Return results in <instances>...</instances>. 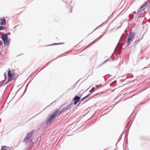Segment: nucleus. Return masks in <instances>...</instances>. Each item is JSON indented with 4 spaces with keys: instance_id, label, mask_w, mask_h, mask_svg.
<instances>
[{
    "instance_id": "1",
    "label": "nucleus",
    "mask_w": 150,
    "mask_h": 150,
    "mask_svg": "<svg viewBox=\"0 0 150 150\" xmlns=\"http://www.w3.org/2000/svg\"><path fill=\"white\" fill-rule=\"evenodd\" d=\"M60 110L59 108L55 109L53 113L47 117L46 121L47 125H49L54 120L59 113H60Z\"/></svg>"
},
{
    "instance_id": "2",
    "label": "nucleus",
    "mask_w": 150,
    "mask_h": 150,
    "mask_svg": "<svg viewBox=\"0 0 150 150\" xmlns=\"http://www.w3.org/2000/svg\"><path fill=\"white\" fill-rule=\"evenodd\" d=\"M35 132V130H33L31 132H28L27 136L24 139L23 141V142H24L26 144H28V141L33 138V134Z\"/></svg>"
},
{
    "instance_id": "3",
    "label": "nucleus",
    "mask_w": 150,
    "mask_h": 150,
    "mask_svg": "<svg viewBox=\"0 0 150 150\" xmlns=\"http://www.w3.org/2000/svg\"><path fill=\"white\" fill-rule=\"evenodd\" d=\"M1 39L3 41V43L6 46L9 45V41L8 40V37L7 34H4L1 36Z\"/></svg>"
},
{
    "instance_id": "4",
    "label": "nucleus",
    "mask_w": 150,
    "mask_h": 150,
    "mask_svg": "<svg viewBox=\"0 0 150 150\" xmlns=\"http://www.w3.org/2000/svg\"><path fill=\"white\" fill-rule=\"evenodd\" d=\"M72 104V103H71L70 104L68 105L66 107H64L60 111L59 115H60L62 112H65V110H67L68 109H71V106Z\"/></svg>"
},
{
    "instance_id": "5",
    "label": "nucleus",
    "mask_w": 150,
    "mask_h": 150,
    "mask_svg": "<svg viewBox=\"0 0 150 150\" xmlns=\"http://www.w3.org/2000/svg\"><path fill=\"white\" fill-rule=\"evenodd\" d=\"M80 97L78 96L77 95L75 96L73 99L74 100V103L75 105H76L78 102H79V99Z\"/></svg>"
},
{
    "instance_id": "6",
    "label": "nucleus",
    "mask_w": 150,
    "mask_h": 150,
    "mask_svg": "<svg viewBox=\"0 0 150 150\" xmlns=\"http://www.w3.org/2000/svg\"><path fill=\"white\" fill-rule=\"evenodd\" d=\"M0 25L3 26V25H5L6 24V21L4 17L3 18H0Z\"/></svg>"
},
{
    "instance_id": "7",
    "label": "nucleus",
    "mask_w": 150,
    "mask_h": 150,
    "mask_svg": "<svg viewBox=\"0 0 150 150\" xmlns=\"http://www.w3.org/2000/svg\"><path fill=\"white\" fill-rule=\"evenodd\" d=\"M104 34H102L100 35L98 38L97 39L93 41L90 44H89L88 46L86 47V48L89 47L91 46L92 45L95 43L97 40H99L100 38H101L103 35Z\"/></svg>"
},
{
    "instance_id": "8",
    "label": "nucleus",
    "mask_w": 150,
    "mask_h": 150,
    "mask_svg": "<svg viewBox=\"0 0 150 150\" xmlns=\"http://www.w3.org/2000/svg\"><path fill=\"white\" fill-rule=\"evenodd\" d=\"M93 93V91L92 92H91V93L88 94L86 96H84V97H83V98H82L80 100L79 99V103H81L82 102V101L84 100H85V99H86L87 98H88Z\"/></svg>"
},
{
    "instance_id": "9",
    "label": "nucleus",
    "mask_w": 150,
    "mask_h": 150,
    "mask_svg": "<svg viewBox=\"0 0 150 150\" xmlns=\"http://www.w3.org/2000/svg\"><path fill=\"white\" fill-rule=\"evenodd\" d=\"M133 38H134L128 36L126 41L127 44H129L132 41Z\"/></svg>"
},
{
    "instance_id": "10",
    "label": "nucleus",
    "mask_w": 150,
    "mask_h": 150,
    "mask_svg": "<svg viewBox=\"0 0 150 150\" xmlns=\"http://www.w3.org/2000/svg\"><path fill=\"white\" fill-rule=\"evenodd\" d=\"M8 80H7V82H6L5 83H4V84H3V85L4 86V85H6L9 82H10L12 80V79L13 78V76H8Z\"/></svg>"
},
{
    "instance_id": "11",
    "label": "nucleus",
    "mask_w": 150,
    "mask_h": 150,
    "mask_svg": "<svg viewBox=\"0 0 150 150\" xmlns=\"http://www.w3.org/2000/svg\"><path fill=\"white\" fill-rule=\"evenodd\" d=\"M145 9V8L142 9L140 7L137 11V14H140V13H141Z\"/></svg>"
},
{
    "instance_id": "12",
    "label": "nucleus",
    "mask_w": 150,
    "mask_h": 150,
    "mask_svg": "<svg viewBox=\"0 0 150 150\" xmlns=\"http://www.w3.org/2000/svg\"><path fill=\"white\" fill-rule=\"evenodd\" d=\"M129 36L134 38L135 36V33L134 32H132L129 33Z\"/></svg>"
},
{
    "instance_id": "13",
    "label": "nucleus",
    "mask_w": 150,
    "mask_h": 150,
    "mask_svg": "<svg viewBox=\"0 0 150 150\" xmlns=\"http://www.w3.org/2000/svg\"><path fill=\"white\" fill-rule=\"evenodd\" d=\"M13 75H14V73H12L11 70L9 69L8 72V76H12Z\"/></svg>"
},
{
    "instance_id": "14",
    "label": "nucleus",
    "mask_w": 150,
    "mask_h": 150,
    "mask_svg": "<svg viewBox=\"0 0 150 150\" xmlns=\"http://www.w3.org/2000/svg\"><path fill=\"white\" fill-rule=\"evenodd\" d=\"M67 7L68 8V9L69 10V13H71L72 11V10L71 7L70 6V5H67Z\"/></svg>"
},
{
    "instance_id": "15",
    "label": "nucleus",
    "mask_w": 150,
    "mask_h": 150,
    "mask_svg": "<svg viewBox=\"0 0 150 150\" xmlns=\"http://www.w3.org/2000/svg\"><path fill=\"white\" fill-rule=\"evenodd\" d=\"M133 77H134V76L133 74H129L128 75V76H126V79H127L132 78Z\"/></svg>"
},
{
    "instance_id": "16",
    "label": "nucleus",
    "mask_w": 150,
    "mask_h": 150,
    "mask_svg": "<svg viewBox=\"0 0 150 150\" xmlns=\"http://www.w3.org/2000/svg\"><path fill=\"white\" fill-rule=\"evenodd\" d=\"M6 148H7V147L6 146H2L1 148V150H8L6 149H5Z\"/></svg>"
},
{
    "instance_id": "17",
    "label": "nucleus",
    "mask_w": 150,
    "mask_h": 150,
    "mask_svg": "<svg viewBox=\"0 0 150 150\" xmlns=\"http://www.w3.org/2000/svg\"><path fill=\"white\" fill-rule=\"evenodd\" d=\"M129 17L131 19V20H132L133 18H134V15L132 14H130L129 15Z\"/></svg>"
},
{
    "instance_id": "18",
    "label": "nucleus",
    "mask_w": 150,
    "mask_h": 150,
    "mask_svg": "<svg viewBox=\"0 0 150 150\" xmlns=\"http://www.w3.org/2000/svg\"><path fill=\"white\" fill-rule=\"evenodd\" d=\"M96 90V89L95 88V87H93L92 88V89L91 90H90L89 91V92L91 93V92H92L93 91V92L94 91H95V90Z\"/></svg>"
},
{
    "instance_id": "19",
    "label": "nucleus",
    "mask_w": 150,
    "mask_h": 150,
    "mask_svg": "<svg viewBox=\"0 0 150 150\" xmlns=\"http://www.w3.org/2000/svg\"><path fill=\"white\" fill-rule=\"evenodd\" d=\"M5 28H6L5 26H2L1 25L0 26V30H4Z\"/></svg>"
},
{
    "instance_id": "20",
    "label": "nucleus",
    "mask_w": 150,
    "mask_h": 150,
    "mask_svg": "<svg viewBox=\"0 0 150 150\" xmlns=\"http://www.w3.org/2000/svg\"><path fill=\"white\" fill-rule=\"evenodd\" d=\"M109 75V74H108L106 76H103V77L104 78V79H105V81H106L107 80L106 79V78H109V77H108V76Z\"/></svg>"
},
{
    "instance_id": "21",
    "label": "nucleus",
    "mask_w": 150,
    "mask_h": 150,
    "mask_svg": "<svg viewBox=\"0 0 150 150\" xmlns=\"http://www.w3.org/2000/svg\"><path fill=\"white\" fill-rule=\"evenodd\" d=\"M148 1H146L144 2L143 4L145 5V6H147V5L148 4Z\"/></svg>"
},
{
    "instance_id": "22",
    "label": "nucleus",
    "mask_w": 150,
    "mask_h": 150,
    "mask_svg": "<svg viewBox=\"0 0 150 150\" xmlns=\"http://www.w3.org/2000/svg\"><path fill=\"white\" fill-rule=\"evenodd\" d=\"M139 14H137V15L135 16V19L139 18Z\"/></svg>"
},
{
    "instance_id": "23",
    "label": "nucleus",
    "mask_w": 150,
    "mask_h": 150,
    "mask_svg": "<svg viewBox=\"0 0 150 150\" xmlns=\"http://www.w3.org/2000/svg\"><path fill=\"white\" fill-rule=\"evenodd\" d=\"M144 7H146L145 5L143 4L140 7L141 8H144Z\"/></svg>"
},
{
    "instance_id": "24",
    "label": "nucleus",
    "mask_w": 150,
    "mask_h": 150,
    "mask_svg": "<svg viewBox=\"0 0 150 150\" xmlns=\"http://www.w3.org/2000/svg\"><path fill=\"white\" fill-rule=\"evenodd\" d=\"M63 44L62 43H54V44H53L52 45H59V44Z\"/></svg>"
},
{
    "instance_id": "25",
    "label": "nucleus",
    "mask_w": 150,
    "mask_h": 150,
    "mask_svg": "<svg viewBox=\"0 0 150 150\" xmlns=\"http://www.w3.org/2000/svg\"><path fill=\"white\" fill-rule=\"evenodd\" d=\"M63 1L66 3H68L69 1L68 0H64Z\"/></svg>"
},
{
    "instance_id": "26",
    "label": "nucleus",
    "mask_w": 150,
    "mask_h": 150,
    "mask_svg": "<svg viewBox=\"0 0 150 150\" xmlns=\"http://www.w3.org/2000/svg\"><path fill=\"white\" fill-rule=\"evenodd\" d=\"M110 60V59H108L107 60H105L104 62H103L102 64H101L102 65L103 64H104L105 63V62H106L107 61L109 60Z\"/></svg>"
},
{
    "instance_id": "27",
    "label": "nucleus",
    "mask_w": 150,
    "mask_h": 150,
    "mask_svg": "<svg viewBox=\"0 0 150 150\" xmlns=\"http://www.w3.org/2000/svg\"><path fill=\"white\" fill-rule=\"evenodd\" d=\"M39 113H38V114L36 115H35L33 117H32V118H30V119L29 120H31V119H32V118H33L34 117H35L38 114H39Z\"/></svg>"
},
{
    "instance_id": "28",
    "label": "nucleus",
    "mask_w": 150,
    "mask_h": 150,
    "mask_svg": "<svg viewBox=\"0 0 150 150\" xmlns=\"http://www.w3.org/2000/svg\"><path fill=\"white\" fill-rule=\"evenodd\" d=\"M100 86V85H98L96 86V89H98Z\"/></svg>"
},
{
    "instance_id": "29",
    "label": "nucleus",
    "mask_w": 150,
    "mask_h": 150,
    "mask_svg": "<svg viewBox=\"0 0 150 150\" xmlns=\"http://www.w3.org/2000/svg\"><path fill=\"white\" fill-rule=\"evenodd\" d=\"M48 63H47V65H46V66H45V67L43 68H42V69H41V70L39 71H40L41 70H42V69H44V68H45V67H46L48 65Z\"/></svg>"
},
{
    "instance_id": "30",
    "label": "nucleus",
    "mask_w": 150,
    "mask_h": 150,
    "mask_svg": "<svg viewBox=\"0 0 150 150\" xmlns=\"http://www.w3.org/2000/svg\"><path fill=\"white\" fill-rule=\"evenodd\" d=\"M129 123H130V122H128L127 125L126 126V128H127V126L128 125H129Z\"/></svg>"
},
{
    "instance_id": "31",
    "label": "nucleus",
    "mask_w": 150,
    "mask_h": 150,
    "mask_svg": "<svg viewBox=\"0 0 150 150\" xmlns=\"http://www.w3.org/2000/svg\"><path fill=\"white\" fill-rule=\"evenodd\" d=\"M121 138L118 140V141H117V142L116 144V145H117V144L121 140Z\"/></svg>"
},
{
    "instance_id": "32",
    "label": "nucleus",
    "mask_w": 150,
    "mask_h": 150,
    "mask_svg": "<svg viewBox=\"0 0 150 150\" xmlns=\"http://www.w3.org/2000/svg\"><path fill=\"white\" fill-rule=\"evenodd\" d=\"M114 53H113L112 54V56L110 57V58H113V56L114 55Z\"/></svg>"
},
{
    "instance_id": "33",
    "label": "nucleus",
    "mask_w": 150,
    "mask_h": 150,
    "mask_svg": "<svg viewBox=\"0 0 150 150\" xmlns=\"http://www.w3.org/2000/svg\"><path fill=\"white\" fill-rule=\"evenodd\" d=\"M125 75H123V76H121L120 77L122 78H123L124 77H125Z\"/></svg>"
},
{
    "instance_id": "34",
    "label": "nucleus",
    "mask_w": 150,
    "mask_h": 150,
    "mask_svg": "<svg viewBox=\"0 0 150 150\" xmlns=\"http://www.w3.org/2000/svg\"><path fill=\"white\" fill-rule=\"evenodd\" d=\"M99 27V26H98V27H97L96 29H94L92 32H93V31H95V30H96V29H97Z\"/></svg>"
},
{
    "instance_id": "35",
    "label": "nucleus",
    "mask_w": 150,
    "mask_h": 150,
    "mask_svg": "<svg viewBox=\"0 0 150 150\" xmlns=\"http://www.w3.org/2000/svg\"><path fill=\"white\" fill-rule=\"evenodd\" d=\"M27 86H28V85H27V86H26L25 89V91H24V93H25V91H26V87H27Z\"/></svg>"
},
{
    "instance_id": "36",
    "label": "nucleus",
    "mask_w": 150,
    "mask_h": 150,
    "mask_svg": "<svg viewBox=\"0 0 150 150\" xmlns=\"http://www.w3.org/2000/svg\"><path fill=\"white\" fill-rule=\"evenodd\" d=\"M80 103H79H79H78V104H77V105H76V107H78L79 105V104H80Z\"/></svg>"
},
{
    "instance_id": "37",
    "label": "nucleus",
    "mask_w": 150,
    "mask_h": 150,
    "mask_svg": "<svg viewBox=\"0 0 150 150\" xmlns=\"http://www.w3.org/2000/svg\"><path fill=\"white\" fill-rule=\"evenodd\" d=\"M80 103H79H79H78V104H77V105H76V107H78L79 105V104H80Z\"/></svg>"
},
{
    "instance_id": "38",
    "label": "nucleus",
    "mask_w": 150,
    "mask_h": 150,
    "mask_svg": "<svg viewBox=\"0 0 150 150\" xmlns=\"http://www.w3.org/2000/svg\"><path fill=\"white\" fill-rule=\"evenodd\" d=\"M133 13H134V14H136V11H134L133 12Z\"/></svg>"
},
{
    "instance_id": "39",
    "label": "nucleus",
    "mask_w": 150,
    "mask_h": 150,
    "mask_svg": "<svg viewBox=\"0 0 150 150\" xmlns=\"http://www.w3.org/2000/svg\"><path fill=\"white\" fill-rule=\"evenodd\" d=\"M4 81V80H3L2 81H1V82H0V83H2Z\"/></svg>"
},
{
    "instance_id": "40",
    "label": "nucleus",
    "mask_w": 150,
    "mask_h": 150,
    "mask_svg": "<svg viewBox=\"0 0 150 150\" xmlns=\"http://www.w3.org/2000/svg\"><path fill=\"white\" fill-rule=\"evenodd\" d=\"M15 80V78H13H13H12V80Z\"/></svg>"
},
{
    "instance_id": "41",
    "label": "nucleus",
    "mask_w": 150,
    "mask_h": 150,
    "mask_svg": "<svg viewBox=\"0 0 150 150\" xmlns=\"http://www.w3.org/2000/svg\"><path fill=\"white\" fill-rule=\"evenodd\" d=\"M1 54V52L0 51V55Z\"/></svg>"
},
{
    "instance_id": "42",
    "label": "nucleus",
    "mask_w": 150,
    "mask_h": 150,
    "mask_svg": "<svg viewBox=\"0 0 150 150\" xmlns=\"http://www.w3.org/2000/svg\"><path fill=\"white\" fill-rule=\"evenodd\" d=\"M120 41V40L119 41V42H118V44L117 45H118V44H119V43Z\"/></svg>"
},
{
    "instance_id": "43",
    "label": "nucleus",
    "mask_w": 150,
    "mask_h": 150,
    "mask_svg": "<svg viewBox=\"0 0 150 150\" xmlns=\"http://www.w3.org/2000/svg\"><path fill=\"white\" fill-rule=\"evenodd\" d=\"M97 95H98V93H97V94H96L95 96H96Z\"/></svg>"
},
{
    "instance_id": "44",
    "label": "nucleus",
    "mask_w": 150,
    "mask_h": 150,
    "mask_svg": "<svg viewBox=\"0 0 150 150\" xmlns=\"http://www.w3.org/2000/svg\"><path fill=\"white\" fill-rule=\"evenodd\" d=\"M120 27H117V28H119Z\"/></svg>"
},
{
    "instance_id": "45",
    "label": "nucleus",
    "mask_w": 150,
    "mask_h": 150,
    "mask_svg": "<svg viewBox=\"0 0 150 150\" xmlns=\"http://www.w3.org/2000/svg\"><path fill=\"white\" fill-rule=\"evenodd\" d=\"M4 75L5 77V73L4 74Z\"/></svg>"
},
{
    "instance_id": "46",
    "label": "nucleus",
    "mask_w": 150,
    "mask_h": 150,
    "mask_svg": "<svg viewBox=\"0 0 150 150\" xmlns=\"http://www.w3.org/2000/svg\"><path fill=\"white\" fill-rule=\"evenodd\" d=\"M106 33V32H105V33H104V34H105Z\"/></svg>"
},
{
    "instance_id": "47",
    "label": "nucleus",
    "mask_w": 150,
    "mask_h": 150,
    "mask_svg": "<svg viewBox=\"0 0 150 150\" xmlns=\"http://www.w3.org/2000/svg\"><path fill=\"white\" fill-rule=\"evenodd\" d=\"M103 23L101 25H103Z\"/></svg>"
},
{
    "instance_id": "48",
    "label": "nucleus",
    "mask_w": 150,
    "mask_h": 150,
    "mask_svg": "<svg viewBox=\"0 0 150 150\" xmlns=\"http://www.w3.org/2000/svg\"><path fill=\"white\" fill-rule=\"evenodd\" d=\"M134 80H133L132 81H133Z\"/></svg>"
},
{
    "instance_id": "49",
    "label": "nucleus",
    "mask_w": 150,
    "mask_h": 150,
    "mask_svg": "<svg viewBox=\"0 0 150 150\" xmlns=\"http://www.w3.org/2000/svg\"><path fill=\"white\" fill-rule=\"evenodd\" d=\"M143 36H142V38H141V39H142V38H143Z\"/></svg>"
},
{
    "instance_id": "50",
    "label": "nucleus",
    "mask_w": 150,
    "mask_h": 150,
    "mask_svg": "<svg viewBox=\"0 0 150 150\" xmlns=\"http://www.w3.org/2000/svg\"><path fill=\"white\" fill-rule=\"evenodd\" d=\"M51 61H52V60H51V61L50 62H50Z\"/></svg>"
}]
</instances>
